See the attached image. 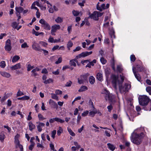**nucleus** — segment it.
<instances>
[{
	"label": "nucleus",
	"mask_w": 151,
	"mask_h": 151,
	"mask_svg": "<svg viewBox=\"0 0 151 151\" xmlns=\"http://www.w3.org/2000/svg\"><path fill=\"white\" fill-rule=\"evenodd\" d=\"M96 60L95 59H94L92 61L90 62L89 63L91 65L93 66L94 65V63H96Z\"/></svg>",
	"instance_id": "56"
},
{
	"label": "nucleus",
	"mask_w": 151,
	"mask_h": 151,
	"mask_svg": "<svg viewBox=\"0 0 151 151\" xmlns=\"http://www.w3.org/2000/svg\"><path fill=\"white\" fill-rule=\"evenodd\" d=\"M5 136L4 134H1L0 135V140L1 142H3L5 138Z\"/></svg>",
	"instance_id": "41"
},
{
	"label": "nucleus",
	"mask_w": 151,
	"mask_h": 151,
	"mask_svg": "<svg viewBox=\"0 0 151 151\" xmlns=\"http://www.w3.org/2000/svg\"><path fill=\"white\" fill-rule=\"evenodd\" d=\"M63 131V129H62V127H59L58 128V129L57 131V134L58 136H60Z\"/></svg>",
	"instance_id": "31"
},
{
	"label": "nucleus",
	"mask_w": 151,
	"mask_h": 151,
	"mask_svg": "<svg viewBox=\"0 0 151 151\" xmlns=\"http://www.w3.org/2000/svg\"><path fill=\"white\" fill-rule=\"evenodd\" d=\"M40 43L43 47H46L47 45V44L44 42H40Z\"/></svg>",
	"instance_id": "59"
},
{
	"label": "nucleus",
	"mask_w": 151,
	"mask_h": 151,
	"mask_svg": "<svg viewBox=\"0 0 151 151\" xmlns=\"http://www.w3.org/2000/svg\"><path fill=\"white\" fill-rule=\"evenodd\" d=\"M74 145L76 147V148L78 149L80 148L81 146L80 145H78V143L76 142H74Z\"/></svg>",
	"instance_id": "60"
},
{
	"label": "nucleus",
	"mask_w": 151,
	"mask_h": 151,
	"mask_svg": "<svg viewBox=\"0 0 151 151\" xmlns=\"http://www.w3.org/2000/svg\"><path fill=\"white\" fill-rule=\"evenodd\" d=\"M38 124L37 126V127L38 131L39 132H41L42 131V127H44L45 124L43 123L39 122L37 123Z\"/></svg>",
	"instance_id": "10"
},
{
	"label": "nucleus",
	"mask_w": 151,
	"mask_h": 151,
	"mask_svg": "<svg viewBox=\"0 0 151 151\" xmlns=\"http://www.w3.org/2000/svg\"><path fill=\"white\" fill-rule=\"evenodd\" d=\"M92 53V51H90V52L87 51L83 52L76 56V58H79L81 57H84L91 54Z\"/></svg>",
	"instance_id": "7"
},
{
	"label": "nucleus",
	"mask_w": 151,
	"mask_h": 151,
	"mask_svg": "<svg viewBox=\"0 0 151 151\" xmlns=\"http://www.w3.org/2000/svg\"><path fill=\"white\" fill-rule=\"evenodd\" d=\"M150 100V99L147 96L143 95L139 98V103L140 105L146 106Z\"/></svg>",
	"instance_id": "3"
},
{
	"label": "nucleus",
	"mask_w": 151,
	"mask_h": 151,
	"mask_svg": "<svg viewBox=\"0 0 151 151\" xmlns=\"http://www.w3.org/2000/svg\"><path fill=\"white\" fill-rule=\"evenodd\" d=\"M107 145L109 148L112 151H114L116 148L115 146L110 143H108Z\"/></svg>",
	"instance_id": "16"
},
{
	"label": "nucleus",
	"mask_w": 151,
	"mask_h": 151,
	"mask_svg": "<svg viewBox=\"0 0 151 151\" xmlns=\"http://www.w3.org/2000/svg\"><path fill=\"white\" fill-rule=\"evenodd\" d=\"M106 98V99H105L106 101L108 100L110 104H114L115 102L114 97L112 94H110Z\"/></svg>",
	"instance_id": "6"
},
{
	"label": "nucleus",
	"mask_w": 151,
	"mask_h": 151,
	"mask_svg": "<svg viewBox=\"0 0 151 151\" xmlns=\"http://www.w3.org/2000/svg\"><path fill=\"white\" fill-rule=\"evenodd\" d=\"M89 111H84L82 114V116H86L88 114Z\"/></svg>",
	"instance_id": "46"
},
{
	"label": "nucleus",
	"mask_w": 151,
	"mask_h": 151,
	"mask_svg": "<svg viewBox=\"0 0 151 151\" xmlns=\"http://www.w3.org/2000/svg\"><path fill=\"white\" fill-rule=\"evenodd\" d=\"M63 18L58 17L55 19V21L57 23H60L63 22Z\"/></svg>",
	"instance_id": "23"
},
{
	"label": "nucleus",
	"mask_w": 151,
	"mask_h": 151,
	"mask_svg": "<svg viewBox=\"0 0 151 151\" xmlns=\"http://www.w3.org/2000/svg\"><path fill=\"white\" fill-rule=\"evenodd\" d=\"M144 136V134L143 132H141L140 134L133 132L131 136V141L133 143L137 145H139L142 142Z\"/></svg>",
	"instance_id": "2"
},
{
	"label": "nucleus",
	"mask_w": 151,
	"mask_h": 151,
	"mask_svg": "<svg viewBox=\"0 0 151 151\" xmlns=\"http://www.w3.org/2000/svg\"><path fill=\"white\" fill-rule=\"evenodd\" d=\"M20 57L19 56L15 55L13 57L12 61V62L14 63L18 61Z\"/></svg>",
	"instance_id": "25"
},
{
	"label": "nucleus",
	"mask_w": 151,
	"mask_h": 151,
	"mask_svg": "<svg viewBox=\"0 0 151 151\" xmlns=\"http://www.w3.org/2000/svg\"><path fill=\"white\" fill-rule=\"evenodd\" d=\"M49 104L54 108H57L58 106L57 104L52 100L50 99L49 101Z\"/></svg>",
	"instance_id": "12"
},
{
	"label": "nucleus",
	"mask_w": 151,
	"mask_h": 151,
	"mask_svg": "<svg viewBox=\"0 0 151 151\" xmlns=\"http://www.w3.org/2000/svg\"><path fill=\"white\" fill-rule=\"evenodd\" d=\"M32 33L33 34L35 35L36 36H37L39 35V32L36 31L34 29H33L32 30Z\"/></svg>",
	"instance_id": "51"
},
{
	"label": "nucleus",
	"mask_w": 151,
	"mask_h": 151,
	"mask_svg": "<svg viewBox=\"0 0 151 151\" xmlns=\"http://www.w3.org/2000/svg\"><path fill=\"white\" fill-rule=\"evenodd\" d=\"M75 60H74V59L71 60L70 61L69 64L71 66H73L74 67L76 66V64L75 62Z\"/></svg>",
	"instance_id": "28"
},
{
	"label": "nucleus",
	"mask_w": 151,
	"mask_h": 151,
	"mask_svg": "<svg viewBox=\"0 0 151 151\" xmlns=\"http://www.w3.org/2000/svg\"><path fill=\"white\" fill-rule=\"evenodd\" d=\"M1 74L2 76L7 78H9L11 76L9 73L5 72H1Z\"/></svg>",
	"instance_id": "18"
},
{
	"label": "nucleus",
	"mask_w": 151,
	"mask_h": 151,
	"mask_svg": "<svg viewBox=\"0 0 151 151\" xmlns=\"http://www.w3.org/2000/svg\"><path fill=\"white\" fill-rule=\"evenodd\" d=\"M29 129L31 131H32L33 129H34L35 128V125L32 124L31 122H29Z\"/></svg>",
	"instance_id": "17"
},
{
	"label": "nucleus",
	"mask_w": 151,
	"mask_h": 151,
	"mask_svg": "<svg viewBox=\"0 0 151 151\" xmlns=\"http://www.w3.org/2000/svg\"><path fill=\"white\" fill-rule=\"evenodd\" d=\"M117 71L119 73H121L122 71V70L121 66L119 65L117 66Z\"/></svg>",
	"instance_id": "43"
},
{
	"label": "nucleus",
	"mask_w": 151,
	"mask_h": 151,
	"mask_svg": "<svg viewBox=\"0 0 151 151\" xmlns=\"http://www.w3.org/2000/svg\"><path fill=\"white\" fill-rule=\"evenodd\" d=\"M42 26L47 30H50V26L46 22Z\"/></svg>",
	"instance_id": "20"
},
{
	"label": "nucleus",
	"mask_w": 151,
	"mask_h": 151,
	"mask_svg": "<svg viewBox=\"0 0 151 151\" xmlns=\"http://www.w3.org/2000/svg\"><path fill=\"white\" fill-rule=\"evenodd\" d=\"M19 24V23H17L16 22H14L12 24V26L13 28L16 29Z\"/></svg>",
	"instance_id": "32"
},
{
	"label": "nucleus",
	"mask_w": 151,
	"mask_h": 151,
	"mask_svg": "<svg viewBox=\"0 0 151 151\" xmlns=\"http://www.w3.org/2000/svg\"><path fill=\"white\" fill-rule=\"evenodd\" d=\"M72 83V82L71 81H69L67 82L65 85V86L67 87H70L71 86Z\"/></svg>",
	"instance_id": "49"
},
{
	"label": "nucleus",
	"mask_w": 151,
	"mask_h": 151,
	"mask_svg": "<svg viewBox=\"0 0 151 151\" xmlns=\"http://www.w3.org/2000/svg\"><path fill=\"white\" fill-rule=\"evenodd\" d=\"M46 21H45L44 19H41L39 21V22L42 24V25H43L45 22Z\"/></svg>",
	"instance_id": "57"
},
{
	"label": "nucleus",
	"mask_w": 151,
	"mask_h": 151,
	"mask_svg": "<svg viewBox=\"0 0 151 151\" xmlns=\"http://www.w3.org/2000/svg\"><path fill=\"white\" fill-rule=\"evenodd\" d=\"M68 130L69 133L70 134L71 136H74L75 135V134L70 129L68 128Z\"/></svg>",
	"instance_id": "34"
},
{
	"label": "nucleus",
	"mask_w": 151,
	"mask_h": 151,
	"mask_svg": "<svg viewBox=\"0 0 151 151\" xmlns=\"http://www.w3.org/2000/svg\"><path fill=\"white\" fill-rule=\"evenodd\" d=\"M11 45V40L9 39L7 40L6 41V45L5 47V50L6 51H9L11 50L12 47Z\"/></svg>",
	"instance_id": "9"
},
{
	"label": "nucleus",
	"mask_w": 151,
	"mask_h": 151,
	"mask_svg": "<svg viewBox=\"0 0 151 151\" xmlns=\"http://www.w3.org/2000/svg\"><path fill=\"white\" fill-rule=\"evenodd\" d=\"M88 89L87 87L84 86H82L80 89L78 90V91L79 92L85 91Z\"/></svg>",
	"instance_id": "24"
},
{
	"label": "nucleus",
	"mask_w": 151,
	"mask_h": 151,
	"mask_svg": "<svg viewBox=\"0 0 151 151\" xmlns=\"http://www.w3.org/2000/svg\"><path fill=\"white\" fill-rule=\"evenodd\" d=\"M147 91L149 93L150 95H151V87L149 86L146 88Z\"/></svg>",
	"instance_id": "42"
},
{
	"label": "nucleus",
	"mask_w": 151,
	"mask_h": 151,
	"mask_svg": "<svg viewBox=\"0 0 151 151\" xmlns=\"http://www.w3.org/2000/svg\"><path fill=\"white\" fill-rule=\"evenodd\" d=\"M100 61L103 64H105L106 62V60L103 57H102L101 58Z\"/></svg>",
	"instance_id": "40"
},
{
	"label": "nucleus",
	"mask_w": 151,
	"mask_h": 151,
	"mask_svg": "<svg viewBox=\"0 0 151 151\" xmlns=\"http://www.w3.org/2000/svg\"><path fill=\"white\" fill-rule=\"evenodd\" d=\"M51 97L52 99H55L56 100H58V97L57 96V95L53 93H52L51 94Z\"/></svg>",
	"instance_id": "35"
},
{
	"label": "nucleus",
	"mask_w": 151,
	"mask_h": 151,
	"mask_svg": "<svg viewBox=\"0 0 151 151\" xmlns=\"http://www.w3.org/2000/svg\"><path fill=\"white\" fill-rule=\"evenodd\" d=\"M111 104H110V105L108 106L107 107V108L108 109V110L109 112H111V111L113 109V107Z\"/></svg>",
	"instance_id": "48"
},
{
	"label": "nucleus",
	"mask_w": 151,
	"mask_h": 151,
	"mask_svg": "<svg viewBox=\"0 0 151 151\" xmlns=\"http://www.w3.org/2000/svg\"><path fill=\"white\" fill-rule=\"evenodd\" d=\"M73 45V43L71 41H69L67 45V47L68 49L70 50V48L72 47Z\"/></svg>",
	"instance_id": "33"
},
{
	"label": "nucleus",
	"mask_w": 151,
	"mask_h": 151,
	"mask_svg": "<svg viewBox=\"0 0 151 151\" xmlns=\"http://www.w3.org/2000/svg\"><path fill=\"white\" fill-rule=\"evenodd\" d=\"M56 133V130H53L51 132V137L53 139H54L55 138V135Z\"/></svg>",
	"instance_id": "37"
},
{
	"label": "nucleus",
	"mask_w": 151,
	"mask_h": 151,
	"mask_svg": "<svg viewBox=\"0 0 151 151\" xmlns=\"http://www.w3.org/2000/svg\"><path fill=\"white\" fill-rule=\"evenodd\" d=\"M133 71L136 78L138 81H140L141 79L140 75L138 74H137L133 68Z\"/></svg>",
	"instance_id": "22"
},
{
	"label": "nucleus",
	"mask_w": 151,
	"mask_h": 151,
	"mask_svg": "<svg viewBox=\"0 0 151 151\" xmlns=\"http://www.w3.org/2000/svg\"><path fill=\"white\" fill-rule=\"evenodd\" d=\"M101 93L104 94L105 99H106L107 96L110 94L109 91L105 89L102 91Z\"/></svg>",
	"instance_id": "13"
},
{
	"label": "nucleus",
	"mask_w": 151,
	"mask_h": 151,
	"mask_svg": "<svg viewBox=\"0 0 151 151\" xmlns=\"http://www.w3.org/2000/svg\"><path fill=\"white\" fill-rule=\"evenodd\" d=\"M60 28V27L59 25L55 24L52 27L51 31L56 32L57 30L59 29Z\"/></svg>",
	"instance_id": "11"
},
{
	"label": "nucleus",
	"mask_w": 151,
	"mask_h": 151,
	"mask_svg": "<svg viewBox=\"0 0 151 151\" xmlns=\"http://www.w3.org/2000/svg\"><path fill=\"white\" fill-rule=\"evenodd\" d=\"M56 119V117L54 118L50 119L49 120V122L50 123H53L55 121H56V119Z\"/></svg>",
	"instance_id": "63"
},
{
	"label": "nucleus",
	"mask_w": 151,
	"mask_h": 151,
	"mask_svg": "<svg viewBox=\"0 0 151 151\" xmlns=\"http://www.w3.org/2000/svg\"><path fill=\"white\" fill-rule=\"evenodd\" d=\"M32 47L33 49L35 50L38 51H41V48L39 44L35 41L32 42Z\"/></svg>",
	"instance_id": "8"
},
{
	"label": "nucleus",
	"mask_w": 151,
	"mask_h": 151,
	"mask_svg": "<svg viewBox=\"0 0 151 151\" xmlns=\"http://www.w3.org/2000/svg\"><path fill=\"white\" fill-rule=\"evenodd\" d=\"M34 66H32L30 65L29 64L27 66V70L28 71L30 70L31 69L34 68Z\"/></svg>",
	"instance_id": "47"
},
{
	"label": "nucleus",
	"mask_w": 151,
	"mask_h": 151,
	"mask_svg": "<svg viewBox=\"0 0 151 151\" xmlns=\"http://www.w3.org/2000/svg\"><path fill=\"white\" fill-rule=\"evenodd\" d=\"M38 116L39 120H42L46 119V118H44L41 114H39Z\"/></svg>",
	"instance_id": "38"
},
{
	"label": "nucleus",
	"mask_w": 151,
	"mask_h": 151,
	"mask_svg": "<svg viewBox=\"0 0 151 151\" xmlns=\"http://www.w3.org/2000/svg\"><path fill=\"white\" fill-rule=\"evenodd\" d=\"M6 66L5 62L4 61H2L0 63V66L3 68H4Z\"/></svg>",
	"instance_id": "36"
},
{
	"label": "nucleus",
	"mask_w": 151,
	"mask_h": 151,
	"mask_svg": "<svg viewBox=\"0 0 151 151\" xmlns=\"http://www.w3.org/2000/svg\"><path fill=\"white\" fill-rule=\"evenodd\" d=\"M53 81V80L51 78H49V79L46 80L45 81H44V83L45 84H47L48 83H51Z\"/></svg>",
	"instance_id": "30"
},
{
	"label": "nucleus",
	"mask_w": 151,
	"mask_h": 151,
	"mask_svg": "<svg viewBox=\"0 0 151 151\" xmlns=\"http://www.w3.org/2000/svg\"><path fill=\"white\" fill-rule=\"evenodd\" d=\"M15 10L17 12V13H19V14H20L23 11L24 9L21 7H16Z\"/></svg>",
	"instance_id": "19"
},
{
	"label": "nucleus",
	"mask_w": 151,
	"mask_h": 151,
	"mask_svg": "<svg viewBox=\"0 0 151 151\" xmlns=\"http://www.w3.org/2000/svg\"><path fill=\"white\" fill-rule=\"evenodd\" d=\"M62 61V58L61 57L59 58L58 59V60L56 61L55 63L56 64H58L59 63H60Z\"/></svg>",
	"instance_id": "55"
},
{
	"label": "nucleus",
	"mask_w": 151,
	"mask_h": 151,
	"mask_svg": "<svg viewBox=\"0 0 151 151\" xmlns=\"http://www.w3.org/2000/svg\"><path fill=\"white\" fill-rule=\"evenodd\" d=\"M97 113V111L96 109H94L93 111H91L89 112V116L92 117H93L95 114Z\"/></svg>",
	"instance_id": "15"
},
{
	"label": "nucleus",
	"mask_w": 151,
	"mask_h": 151,
	"mask_svg": "<svg viewBox=\"0 0 151 151\" xmlns=\"http://www.w3.org/2000/svg\"><path fill=\"white\" fill-rule=\"evenodd\" d=\"M56 119V122H60L61 123H63L65 122L64 120L61 119L58 117H56V119Z\"/></svg>",
	"instance_id": "29"
},
{
	"label": "nucleus",
	"mask_w": 151,
	"mask_h": 151,
	"mask_svg": "<svg viewBox=\"0 0 151 151\" xmlns=\"http://www.w3.org/2000/svg\"><path fill=\"white\" fill-rule=\"evenodd\" d=\"M89 81L91 84H93L95 82L94 78L93 76H91L89 78Z\"/></svg>",
	"instance_id": "26"
},
{
	"label": "nucleus",
	"mask_w": 151,
	"mask_h": 151,
	"mask_svg": "<svg viewBox=\"0 0 151 151\" xmlns=\"http://www.w3.org/2000/svg\"><path fill=\"white\" fill-rule=\"evenodd\" d=\"M62 91L59 90H57L55 91V93L57 95L61 94H62Z\"/></svg>",
	"instance_id": "61"
},
{
	"label": "nucleus",
	"mask_w": 151,
	"mask_h": 151,
	"mask_svg": "<svg viewBox=\"0 0 151 151\" xmlns=\"http://www.w3.org/2000/svg\"><path fill=\"white\" fill-rule=\"evenodd\" d=\"M81 49V47H77L75 49H74L73 50V51L74 52H75L76 51H78L80 50Z\"/></svg>",
	"instance_id": "62"
},
{
	"label": "nucleus",
	"mask_w": 151,
	"mask_h": 151,
	"mask_svg": "<svg viewBox=\"0 0 151 151\" xmlns=\"http://www.w3.org/2000/svg\"><path fill=\"white\" fill-rule=\"evenodd\" d=\"M72 13L73 15L75 16H77L79 14V12L78 11H75L74 10L73 11Z\"/></svg>",
	"instance_id": "39"
},
{
	"label": "nucleus",
	"mask_w": 151,
	"mask_h": 151,
	"mask_svg": "<svg viewBox=\"0 0 151 151\" xmlns=\"http://www.w3.org/2000/svg\"><path fill=\"white\" fill-rule=\"evenodd\" d=\"M96 78L99 81H102L103 80L102 74L100 73H98L96 75Z\"/></svg>",
	"instance_id": "21"
},
{
	"label": "nucleus",
	"mask_w": 151,
	"mask_h": 151,
	"mask_svg": "<svg viewBox=\"0 0 151 151\" xmlns=\"http://www.w3.org/2000/svg\"><path fill=\"white\" fill-rule=\"evenodd\" d=\"M35 2L32 5V6L31 7L32 9H35L37 10V11L39 10V9H37V8L35 6Z\"/></svg>",
	"instance_id": "54"
},
{
	"label": "nucleus",
	"mask_w": 151,
	"mask_h": 151,
	"mask_svg": "<svg viewBox=\"0 0 151 151\" xmlns=\"http://www.w3.org/2000/svg\"><path fill=\"white\" fill-rule=\"evenodd\" d=\"M21 47L22 48H25L28 47L29 46L27 45V43L25 42L21 45Z\"/></svg>",
	"instance_id": "44"
},
{
	"label": "nucleus",
	"mask_w": 151,
	"mask_h": 151,
	"mask_svg": "<svg viewBox=\"0 0 151 151\" xmlns=\"http://www.w3.org/2000/svg\"><path fill=\"white\" fill-rule=\"evenodd\" d=\"M103 14V13H101L97 11H95L91 14H90V13L89 12V14L90 15L89 17L97 21L99 20V17L101 16Z\"/></svg>",
	"instance_id": "4"
},
{
	"label": "nucleus",
	"mask_w": 151,
	"mask_h": 151,
	"mask_svg": "<svg viewBox=\"0 0 151 151\" xmlns=\"http://www.w3.org/2000/svg\"><path fill=\"white\" fill-rule=\"evenodd\" d=\"M54 40V39L51 36H50L48 40V41L49 42H50L51 43L53 42Z\"/></svg>",
	"instance_id": "53"
},
{
	"label": "nucleus",
	"mask_w": 151,
	"mask_h": 151,
	"mask_svg": "<svg viewBox=\"0 0 151 151\" xmlns=\"http://www.w3.org/2000/svg\"><path fill=\"white\" fill-rule=\"evenodd\" d=\"M29 99V97L28 96H25L22 97L18 98L17 99L19 100H28Z\"/></svg>",
	"instance_id": "27"
},
{
	"label": "nucleus",
	"mask_w": 151,
	"mask_h": 151,
	"mask_svg": "<svg viewBox=\"0 0 151 151\" xmlns=\"http://www.w3.org/2000/svg\"><path fill=\"white\" fill-rule=\"evenodd\" d=\"M89 76V74L87 73L83 75L80 76V77L78 78V82L79 84H81L84 82H87L88 81V78Z\"/></svg>",
	"instance_id": "5"
},
{
	"label": "nucleus",
	"mask_w": 151,
	"mask_h": 151,
	"mask_svg": "<svg viewBox=\"0 0 151 151\" xmlns=\"http://www.w3.org/2000/svg\"><path fill=\"white\" fill-rule=\"evenodd\" d=\"M21 68V65L20 63H18L16 65H15L11 67L12 70H15Z\"/></svg>",
	"instance_id": "14"
},
{
	"label": "nucleus",
	"mask_w": 151,
	"mask_h": 151,
	"mask_svg": "<svg viewBox=\"0 0 151 151\" xmlns=\"http://www.w3.org/2000/svg\"><path fill=\"white\" fill-rule=\"evenodd\" d=\"M7 98V97L6 95L3 97L1 100V102L2 103L4 102L6 99Z\"/></svg>",
	"instance_id": "58"
},
{
	"label": "nucleus",
	"mask_w": 151,
	"mask_h": 151,
	"mask_svg": "<svg viewBox=\"0 0 151 151\" xmlns=\"http://www.w3.org/2000/svg\"><path fill=\"white\" fill-rule=\"evenodd\" d=\"M121 80L118 79V77L114 75H112L111 78L112 79V83L114 87L116 89L117 85H119V89L121 93H124L128 91L131 87V86L127 83H125L124 85H121L123 83L124 77L122 75H120Z\"/></svg>",
	"instance_id": "1"
},
{
	"label": "nucleus",
	"mask_w": 151,
	"mask_h": 151,
	"mask_svg": "<svg viewBox=\"0 0 151 151\" xmlns=\"http://www.w3.org/2000/svg\"><path fill=\"white\" fill-rule=\"evenodd\" d=\"M17 147H19L20 149V151H23V147L22 145L19 144V145H18L17 146Z\"/></svg>",
	"instance_id": "64"
},
{
	"label": "nucleus",
	"mask_w": 151,
	"mask_h": 151,
	"mask_svg": "<svg viewBox=\"0 0 151 151\" xmlns=\"http://www.w3.org/2000/svg\"><path fill=\"white\" fill-rule=\"evenodd\" d=\"M81 119V116L79 114L77 117V122L78 124L80 123V121Z\"/></svg>",
	"instance_id": "52"
},
{
	"label": "nucleus",
	"mask_w": 151,
	"mask_h": 151,
	"mask_svg": "<svg viewBox=\"0 0 151 151\" xmlns=\"http://www.w3.org/2000/svg\"><path fill=\"white\" fill-rule=\"evenodd\" d=\"M130 59L131 61L134 62L135 61L136 58L134 55H132L130 56Z\"/></svg>",
	"instance_id": "50"
},
{
	"label": "nucleus",
	"mask_w": 151,
	"mask_h": 151,
	"mask_svg": "<svg viewBox=\"0 0 151 151\" xmlns=\"http://www.w3.org/2000/svg\"><path fill=\"white\" fill-rule=\"evenodd\" d=\"M35 145V143L34 142H32V143L31 144V145L29 146V149L32 150L34 147Z\"/></svg>",
	"instance_id": "45"
}]
</instances>
